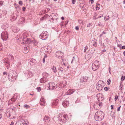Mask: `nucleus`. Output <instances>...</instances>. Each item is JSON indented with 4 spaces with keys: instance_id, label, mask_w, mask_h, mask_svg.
Segmentation results:
<instances>
[{
    "instance_id": "nucleus-30",
    "label": "nucleus",
    "mask_w": 125,
    "mask_h": 125,
    "mask_svg": "<svg viewBox=\"0 0 125 125\" xmlns=\"http://www.w3.org/2000/svg\"><path fill=\"white\" fill-rule=\"evenodd\" d=\"M102 102H99L97 104H98L99 106H101L102 105Z\"/></svg>"
},
{
    "instance_id": "nucleus-19",
    "label": "nucleus",
    "mask_w": 125,
    "mask_h": 125,
    "mask_svg": "<svg viewBox=\"0 0 125 125\" xmlns=\"http://www.w3.org/2000/svg\"><path fill=\"white\" fill-rule=\"evenodd\" d=\"M52 70L54 73H56L57 72V70L55 66H53L52 68Z\"/></svg>"
},
{
    "instance_id": "nucleus-38",
    "label": "nucleus",
    "mask_w": 125,
    "mask_h": 125,
    "mask_svg": "<svg viewBox=\"0 0 125 125\" xmlns=\"http://www.w3.org/2000/svg\"><path fill=\"white\" fill-rule=\"evenodd\" d=\"M91 23H89V24L87 25V27H90L91 26Z\"/></svg>"
},
{
    "instance_id": "nucleus-25",
    "label": "nucleus",
    "mask_w": 125,
    "mask_h": 125,
    "mask_svg": "<svg viewBox=\"0 0 125 125\" xmlns=\"http://www.w3.org/2000/svg\"><path fill=\"white\" fill-rule=\"evenodd\" d=\"M111 82V81L110 79H108L107 81V83L108 85H110V83Z\"/></svg>"
},
{
    "instance_id": "nucleus-6",
    "label": "nucleus",
    "mask_w": 125,
    "mask_h": 125,
    "mask_svg": "<svg viewBox=\"0 0 125 125\" xmlns=\"http://www.w3.org/2000/svg\"><path fill=\"white\" fill-rule=\"evenodd\" d=\"M47 85V86L50 89H55L56 87L55 83L52 82L50 83Z\"/></svg>"
},
{
    "instance_id": "nucleus-11",
    "label": "nucleus",
    "mask_w": 125,
    "mask_h": 125,
    "mask_svg": "<svg viewBox=\"0 0 125 125\" xmlns=\"http://www.w3.org/2000/svg\"><path fill=\"white\" fill-rule=\"evenodd\" d=\"M75 91V90L74 89H69L66 93V94L67 95L71 94H72Z\"/></svg>"
},
{
    "instance_id": "nucleus-9",
    "label": "nucleus",
    "mask_w": 125,
    "mask_h": 125,
    "mask_svg": "<svg viewBox=\"0 0 125 125\" xmlns=\"http://www.w3.org/2000/svg\"><path fill=\"white\" fill-rule=\"evenodd\" d=\"M40 103V105L42 106H44L46 104V101L44 98L43 97H42L41 99Z\"/></svg>"
},
{
    "instance_id": "nucleus-37",
    "label": "nucleus",
    "mask_w": 125,
    "mask_h": 125,
    "mask_svg": "<svg viewBox=\"0 0 125 125\" xmlns=\"http://www.w3.org/2000/svg\"><path fill=\"white\" fill-rule=\"evenodd\" d=\"M10 100L12 101H13V102H14L15 101V99L14 98H12Z\"/></svg>"
},
{
    "instance_id": "nucleus-29",
    "label": "nucleus",
    "mask_w": 125,
    "mask_h": 125,
    "mask_svg": "<svg viewBox=\"0 0 125 125\" xmlns=\"http://www.w3.org/2000/svg\"><path fill=\"white\" fill-rule=\"evenodd\" d=\"M125 76H123L121 78V81H123L124 80H125Z\"/></svg>"
},
{
    "instance_id": "nucleus-31",
    "label": "nucleus",
    "mask_w": 125,
    "mask_h": 125,
    "mask_svg": "<svg viewBox=\"0 0 125 125\" xmlns=\"http://www.w3.org/2000/svg\"><path fill=\"white\" fill-rule=\"evenodd\" d=\"M37 90L38 92H40L41 91V87H37Z\"/></svg>"
},
{
    "instance_id": "nucleus-21",
    "label": "nucleus",
    "mask_w": 125,
    "mask_h": 125,
    "mask_svg": "<svg viewBox=\"0 0 125 125\" xmlns=\"http://www.w3.org/2000/svg\"><path fill=\"white\" fill-rule=\"evenodd\" d=\"M66 83H67V82L66 81H64L62 83V84H63V86H62V88L64 86H66V84H67Z\"/></svg>"
},
{
    "instance_id": "nucleus-58",
    "label": "nucleus",
    "mask_w": 125,
    "mask_h": 125,
    "mask_svg": "<svg viewBox=\"0 0 125 125\" xmlns=\"http://www.w3.org/2000/svg\"><path fill=\"white\" fill-rule=\"evenodd\" d=\"M125 100V99H124V100H123V101H124Z\"/></svg>"
},
{
    "instance_id": "nucleus-36",
    "label": "nucleus",
    "mask_w": 125,
    "mask_h": 125,
    "mask_svg": "<svg viewBox=\"0 0 125 125\" xmlns=\"http://www.w3.org/2000/svg\"><path fill=\"white\" fill-rule=\"evenodd\" d=\"M45 19L44 17H42L41 18V21H43Z\"/></svg>"
},
{
    "instance_id": "nucleus-48",
    "label": "nucleus",
    "mask_w": 125,
    "mask_h": 125,
    "mask_svg": "<svg viewBox=\"0 0 125 125\" xmlns=\"http://www.w3.org/2000/svg\"><path fill=\"white\" fill-rule=\"evenodd\" d=\"M103 14H101V16H100L99 17H98V18H100L101 17H103Z\"/></svg>"
},
{
    "instance_id": "nucleus-15",
    "label": "nucleus",
    "mask_w": 125,
    "mask_h": 125,
    "mask_svg": "<svg viewBox=\"0 0 125 125\" xmlns=\"http://www.w3.org/2000/svg\"><path fill=\"white\" fill-rule=\"evenodd\" d=\"M96 88L97 90H102V87L101 84H98L96 86Z\"/></svg>"
},
{
    "instance_id": "nucleus-28",
    "label": "nucleus",
    "mask_w": 125,
    "mask_h": 125,
    "mask_svg": "<svg viewBox=\"0 0 125 125\" xmlns=\"http://www.w3.org/2000/svg\"><path fill=\"white\" fill-rule=\"evenodd\" d=\"M88 49V47L87 46H85L84 48V52H85L86 51V50H87Z\"/></svg>"
},
{
    "instance_id": "nucleus-40",
    "label": "nucleus",
    "mask_w": 125,
    "mask_h": 125,
    "mask_svg": "<svg viewBox=\"0 0 125 125\" xmlns=\"http://www.w3.org/2000/svg\"><path fill=\"white\" fill-rule=\"evenodd\" d=\"M75 29L76 30H79V28L78 26H76L75 27Z\"/></svg>"
},
{
    "instance_id": "nucleus-54",
    "label": "nucleus",
    "mask_w": 125,
    "mask_h": 125,
    "mask_svg": "<svg viewBox=\"0 0 125 125\" xmlns=\"http://www.w3.org/2000/svg\"><path fill=\"white\" fill-rule=\"evenodd\" d=\"M47 57V55H45V56H44V58H46Z\"/></svg>"
},
{
    "instance_id": "nucleus-5",
    "label": "nucleus",
    "mask_w": 125,
    "mask_h": 125,
    "mask_svg": "<svg viewBox=\"0 0 125 125\" xmlns=\"http://www.w3.org/2000/svg\"><path fill=\"white\" fill-rule=\"evenodd\" d=\"M1 38L3 40H6L8 37V34L6 31H3L1 34Z\"/></svg>"
},
{
    "instance_id": "nucleus-43",
    "label": "nucleus",
    "mask_w": 125,
    "mask_h": 125,
    "mask_svg": "<svg viewBox=\"0 0 125 125\" xmlns=\"http://www.w3.org/2000/svg\"><path fill=\"white\" fill-rule=\"evenodd\" d=\"M2 4V3L1 1H0V6H1Z\"/></svg>"
},
{
    "instance_id": "nucleus-12",
    "label": "nucleus",
    "mask_w": 125,
    "mask_h": 125,
    "mask_svg": "<svg viewBox=\"0 0 125 125\" xmlns=\"http://www.w3.org/2000/svg\"><path fill=\"white\" fill-rule=\"evenodd\" d=\"M43 120L45 122H49L50 121V120L49 117L48 116H45L43 118Z\"/></svg>"
},
{
    "instance_id": "nucleus-59",
    "label": "nucleus",
    "mask_w": 125,
    "mask_h": 125,
    "mask_svg": "<svg viewBox=\"0 0 125 125\" xmlns=\"http://www.w3.org/2000/svg\"><path fill=\"white\" fill-rule=\"evenodd\" d=\"M54 1H57V0H53Z\"/></svg>"
},
{
    "instance_id": "nucleus-50",
    "label": "nucleus",
    "mask_w": 125,
    "mask_h": 125,
    "mask_svg": "<svg viewBox=\"0 0 125 125\" xmlns=\"http://www.w3.org/2000/svg\"><path fill=\"white\" fill-rule=\"evenodd\" d=\"M6 73L5 72H4L3 73V74L4 75H5L6 74Z\"/></svg>"
},
{
    "instance_id": "nucleus-26",
    "label": "nucleus",
    "mask_w": 125,
    "mask_h": 125,
    "mask_svg": "<svg viewBox=\"0 0 125 125\" xmlns=\"http://www.w3.org/2000/svg\"><path fill=\"white\" fill-rule=\"evenodd\" d=\"M109 19V16H108L107 17H105L104 18V19L105 21H107Z\"/></svg>"
},
{
    "instance_id": "nucleus-53",
    "label": "nucleus",
    "mask_w": 125,
    "mask_h": 125,
    "mask_svg": "<svg viewBox=\"0 0 125 125\" xmlns=\"http://www.w3.org/2000/svg\"><path fill=\"white\" fill-rule=\"evenodd\" d=\"M103 51V52H105L106 51V50H104Z\"/></svg>"
},
{
    "instance_id": "nucleus-42",
    "label": "nucleus",
    "mask_w": 125,
    "mask_h": 125,
    "mask_svg": "<svg viewBox=\"0 0 125 125\" xmlns=\"http://www.w3.org/2000/svg\"><path fill=\"white\" fill-rule=\"evenodd\" d=\"M45 61V58H44L43 59V63H44Z\"/></svg>"
},
{
    "instance_id": "nucleus-32",
    "label": "nucleus",
    "mask_w": 125,
    "mask_h": 125,
    "mask_svg": "<svg viewBox=\"0 0 125 125\" xmlns=\"http://www.w3.org/2000/svg\"><path fill=\"white\" fill-rule=\"evenodd\" d=\"M22 4H23L22 2V1H19V4L21 6L22 5Z\"/></svg>"
},
{
    "instance_id": "nucleus-52",
    "label": "nucleus",
    "mask_w": 125,
    "mask_h": 125,
    "mask_svg": "<svg viewBox=\"0 0 125 125\" xmlns=\"http://www.w3.org/2000/svg\"><path fill=\"white\" fill-rule=\"evenodd\" d=\"M123 54H124V55L125 56V51H124L123 52Z\"/></svg>"
},
{
    "instance_id": "nucleus-64",
    "label": "nucleus",
    "mask_w": 125,
    "mask_h": 125,
    "mask_svg": "<svg viewBox=\"0 0 125 125\" xmlns=\"http://www.w3.org/2000/svg\"><path fill=\"white\" fill-rule=\"evenodd\" d=\"M124 7L125 8V6Z\"/></svg>"
},
{
    "instance_id": "nucleus-34",
    "label": "nucleus",
    "mask_w": 125,
    "mask_h": 125,
    "mask_svg": "<svg viewBox=\"0 0 125 125\" xmlns=\"http://www.w3.org/2000/svg\"><path fill=\"white\" fill-rule=\"evenodd\" d=\"M76 0H72V3L73 4H74L76 2Z\"/></svg>"
},
{
    "instance_id": "nucleus-47",
    "label": "nucleus",
    "mask_w": 125,
    "mask_h": 125,
    "mask_svg": "<svg viewBox=\"0 0 125 125\" xmlns=\"http://www.w3.org/2000/svg\"><path fill=\"white\" fill-rule=\"evenodd\" d=\"M10 125H14V123L13 122H12Z\"/></svg>"
},
{
    "instance_id": "nucleus-2",
    "label": "nucleus",
    "mask_w": 125,
    "mask_h": 125,
    "mask_svg": "<svg viewBox=\"0 0 125 125\" xmlns=\"http://www.w3.org/2000/svg\"><path fill=\"white\" fill-rule=\"evenodd\" d=\"M66 115H63L61 114L59 115L58 117L59 121L60 122V124H62L63 123L66 122L67 119L66 118Z\"/></svg>"
},
{
    "instance_id": "nucleus-27",
    "label": "nucleus",
    "mask_w": 125,
    "mask_h": 125,
    "mask_svg": "<svg viewBox=\"0 0 125 125\" xmlns=\"http://www.w3.org/2000/svg\"><path fill=\"white\" fill-rule=\"evenodd\" d=\"M3 48L1 44L0 43V51H2L3 50Z\"/></svg>"
},
{
    "instance_id": "nucleus-4",
    "label": "nucleus",
    "mask_w": 125,
    "mask_h": 125,
    "mask_svg": "<svg viewBox=\"0 0 125 125\" xmlns=\"http://www.w3.org/2000/svg\"><path fill=\"white\" fill-rule=\"evenodd\" d=\"M28 122L27 120H22L17 122L16 125H28Z\"/></svg>"
},
{
    "instance_id": "nucleus-13",
    "label": "nucleus",
    "mask_w": 125,
    "mask_h": 125,
    "mask_svg": "<svg viewBox=\"0 0 125 125\" xmlns=\"http://www.w3.org/2000/svg\"><path fill=\"white\" fill-rule=\"evenodd\" d=\"M58 103V100H56L54 101L52 103V106L57 105Z\"/></svg>"
},
{
    "instance_id": "nucleus-24",
    "label": "nucleus",
    "mask_w": 125,
    "mask_h": 125,
    "mask_svg": "<svg viewBox=\"0 0 125 125\" xmlns=\"http://www.w3.org/2000/svg\"><path fill=\"white\" fill-rule=\"evenodd\" d=\"M9 58H10L11 60H13L14 59V58L13 56L12 55H9Z\"/></svg>"
},
{
    "instance_id": "nucleus-7",
    "label": "nucleus",
    "mask_w": 125,
    "mask_h": 125,
    "mask_svg": "<svg viewBox=\"0 0 125 125\" xmlns=\"http://www.w3.org/2000/svg\"><path fill=\"white\" fill-rule=\"evenodd\" d=\"M48 37L46 32L42 33L40 35V38L42 40H45Z\"/></svg>"
},
{
    "instance_id": "nucleus-22",
    "label": "nucleus",
    "mask_w": 125,
    "mask_h": 125,
    "mask_svg": "<svg viewBox=\"0 0 125 125\" xmlns=\"http://www.w3.org/2000/svg\"><path fill=\"white\" fill-rule=\"evenodd\" d=\"M24 107L26 109H28L30 108V106L28 105L25 104L24 105Z\"/></svg>"
},
{
    "instance_id": "nucleus-16",
    "label": "nucleus",
    "mask_w": 125,
    "mask_h": 125,
    "mask_svg": "<svg viewBox=\"0 0 125 125\" xmlns=\"http://www.w3.org/2000/svg\"><path fill=\"white\" fill-rule=\"evenodd\" d=\"M47 80H46L45 78H41L40 80V82L41 83H44L46 82Z\"/></svg>"
},
{
    "instance_id": "nucleus-23",
    "label": "nucleus",
    "mask_w": 125,
    "mask_h": 125,
    "mask_svg": "<svg viewBox=\"0 0 125 125\" xmlns=\"http://www.w3.org/2000/svg\"><path fill=\"white\" fill-rule=\"evenodd\" d=\"M12 30L14 32H17V30L16 27H15L13 28Z\"/></svg>"
},
{
    "instance_id": "nucleus-60",
    "label": "nucleus",
    "mask_w": 125,
    "mask_h": 125,
    "mask_svg": "<svg viewBox=\"0 0 125 125\" xmlns=\"http://www.w3.org/2000/svg\"><path fill=\"white\" fill-rule=\"evenodd\" d=\"M121 106H120L119 107V108H120L121 107Z\"/></svg>"
},
{
    "instance_id": "nucleus-55",
    "label": "nucleus",
    "mask_w": 125,
    "mask_h": 125,
    "mask_svg": "<svg viewBox=\"0 0 125 125\" xmlns=\"http://www.w3.org/2000/svg\"><path fill=\"white\" fill-rule=\"evenodd\" d=\"M123 3L124 4H125V0L123 1Z\"/></svg>"
},
{
    "instance_id": "nucleus-63",
    "label": "nucleus",
    "mask_w": 125,
    "mask_h": 125,
    "mask_svg": "<svg viewBox=\"0 0 125 125\" xmlns=\"http://www.w3.org/2000/svg\"><path fill=\"white\" fill-rule=\"evenodd\" d=\"M121 97H122H122H123V96H121Z\"/></svg>"
},
{
    "instance_id": "nucleus-45",
    "label": "nucleus",
    "mask_w": 125,
    "mask_h": 125,
    "mask_svg": "<svg viewBox=\"0 0 125 125\" xmlns=\"http://www.w3.org/2000/svg\"><path fill=\"white\" fill-rule=\"evenodd\" d=\"M113 106H114V105H111V108L112 109H113Z\"/></svg>"
},
{
    "instance_id": "nucleus-10",
    "label": "nucleus",
    "mask_w": 125,
    "mask_h": 125,
    "mask_svg": "<svg viewBox=\"0 0 125 125\" xmlns=\"http://www.w3.org/2000/svg\"><path fill=\"white\" fill-rule=\"evenodd\" d=\"M62 104L64 107H66L68 106L69 102L68 101L65 100L63 101Z\"/></svg>"
},
{
    "instance_id": "nucleus-20",
    "label": "nucleus",
    "mask_w": 125,
    "mask_h": 125,
    "mask_svg": "<svg viewBox=\"0 0 125 125\" xmlns=\"http://www.w3.org/2000/svg\"><path fill=\"white\" fill-rule=\"evenodd\" d=\"M100 4H99L97 3L96 5V9L97 10H98L100 9L99 8Z\"/></svg>"
},
{
    "instance_id": "nucleus-35",
    "label": "nucleus",
    "mask_w": 125,
    "mask_h": 125,
    "mask_svg": "<svg viewBox=\"0 0 125 125\" xmlns=\"http://www.w3.org/2000/svg\"><path fill=\"white\" fill-rule=\"evenodd\" d=\"M118 96L117 95H116L115 97V101H116L118 98Z\"/></svg>"
},
{
    "instance_id": "nucleus-62",
    "label": "nucleus",
    "mask_w": 125,
    "mask_h": 125,
    "mask_svg": "<svg viewBox=\"0 0 125 125\" xmlns=\"http://www.w3.org/2000/svg\"><path fill=\"white\" fill-rule=\"evenodd\" d=\"M19 106H20V105H19Z\"/></svg>"
},
{
    "instance_id": "nucleus-44",
    "label": "nucleus",
    "mask_w": 125,
    "mask_h": 125,
    "mask_svg": "<svg viewBox=\"0 0 125 125\" xmlns=\"http://www.w3.org/2000/svg\"><path fill=\"white\" fill-rule=\"evenodd\" d=\"M90 0L91 1V3H93L94 2V0Z\"/></svg>"
},
{
    "instance_id": "nucleus-3",
    "label": "nucleus",
    "mask_w": 125,
    "mask_h": 125,
    "mask_svg": "<svg viewBox=\"0 0 125 125\" xmlns=\"http://www.w3.org/2000/svg\"><path fill=\"white\" fill-rule=\"evenodd\" d=\"M99 62L97 61H95L92 64V68L94 71L97 70L99 67Z\"/></svg>"
},
{
    "instance_id": "nucleus-41",
    "label": "nucleus",
    "mask_w": 125,
    "mask_h": 125,
    "mask_svg": "<svg viewBox=\"0 0 125 125\" xmlns=\"http://www.w3.org/2000/svg\"><path fill=\"white\" fill-rule=\"evenodd\" d=\"M122 48L123 49H125V46H122Z\"/></svg>"
},
{
    "instance_id": "nucleus-33",
    "label": "nucleus",
    "mask_w": 125,
    "mask_h": 125,
    "mask_svg": "<svg viewBox=\"0 0 125 125\" xmlns=\"http://www.w3.org/2000/svg\"><path fill=\"white\" fill-rule=\"evenodd\" d=\"M109 88L106 87H105L104 88V89L106 91L108 90Z\"/></svg>"
},
{
    "instance_id": "nucleus-8",
    "label": "nucleus",
    "mask_w": 125,
    "mask_h": 125,
    "mask_svg": "<svg viewBox=\"0 0 125 125\" xmlns=\"http://www.w3.org/2000/svg\"><path fill=\"white\" fill-rule=\"evenodd\" d=\"M97 96L98 100L99 101H101L104 99L102 93L98 94Z\"/></svg>"
},
{
    "instance_id": "nucleus-39",
    "label": "nucleus",
    "mask_w": 125,
    "mask_h": 125,
    "mask_svg": "<svg viewBox=\"0 0 125 125\" xmlns=\"http://www.w3.org/2000/svg\"><path fill=\"white\" fill-rule=\"evenodd\" d=\"M26 8L24 7H23L22 8V10L23 11H25V10Z\"/></svg>"
},
{
    "instance_id": "nucleus-56",
    "label": "nucleus",
    "mask_w": 125,
    "mask_h": 125,
    "mask_svg": "<svg viewBox=\"0 0 125 125\" xmlns=\"http://www.w3.org/2000/svg\"><path fill=\"white\" fill-rule=\"evenodd\" d=\"M1 17V14H0V18Z\"/></svg>"
},
{
    "instance_id": "nucleus-1",
    "label": "nucleus",
    "mask_w": 125,
    "mask_h": 125,
    "mask_svg": "<svg viewBox=\"0 0 125 125\" xmlns=\"http://www.w3.org/2000/svg\"><path fill=\"white\" fill-rule=\"evenodd\" d=\"M104 113L103 112L98 111L95 113L94 118L96 120L101 121L104 118Z\"/></svg>"
},
{
    "instance_id": "nucleus-57",
    "label": "nucleus",
    "mask_w": 125,
    "mask_h": 125,
    "mask_svg": "<svg viewBox=\"0 0 125 125\" xmlns=\"http://www.w3.org/2000/svg\"><path fill=\"white\" fill-rule=\"evenodd\" d=\"M24 35H25V34H23L22 35V36H24Z\"/></svg>"
},
{
    "instance_id": "nucleus-61",
    "label": "nucleus",
    "mask_w": 125,
    "mask_h": 125,
    "mask_svg": "<svg viewBox=\"0 0 125 125\" xmlns=\"http://www.w3.org/2000/svg\"><path fill=\"white\" fill-rule=\"evenodd\" d=\"M118 46H119V47H120V46H119V45Z\"/></svg>"
},
{
    "instance_id": "nucleus-17",
    "label": "nucleus",
    "mask_w": 125,
    "mask_h": 125,
    "mask_svg": "<svg viewBox=\"0 0 125 125\" xmlns=\"http://www.w3.org/2000/svg\"><path fill=\"white\" fill-rule=\"evenodd\" d=\"M33 42L35 46H38V42L37 41L34 40L33 41Z\"/></svg>"
},
{
    "instance_id": "nucleus-18",
    "label": "nucleus",
    "mask_w": 125,
    "mask_h": 125,
    "mask_svg": "<svg viewBox=\"0 0 125 125\" xmlns=\"http://www.w3.org/2000/svg\"><path fill=\"white\" fill-rule=\"evenodd\" d=\"M5 63L6 67H7V69H8L10 65L9 63L6 62H5Z\"/></svg>"
},
{
    "instance_id": "nucleus-49",
    "label": "nucleus",
    "mask_w": 125,
    "mask_h": 125,
    "mask_svg": "<svg viewBox=\"0 0 125 125\" xmlns=\"http://www.w3.org/2000/svg\"><path fill=\"white\" fill-rule=\"evenodd\" d=\"M2 117V115L1 114L0 115V119H1V118Z\"/></svg>"
},
{
    "instance_id": "nucleus-51",
    "label": "nucleus",
    "mask_w": 125,
    "mask_h": 125,
    "mask_svg": "<svg viewBox=\"0 0 125 125\" xmlns=\"http://www.w3.org/2000/svg\"><path fill=\"white\" fill-rule=\"evenodd\" d=\"M61 19L62 20H64V18L63 17H62L61 18Z\"/></svg>"
},
{
    "instance_id": "nucleus-14",
    "label": "nucleus",
    "mask_w": 125,
    "mask_h": 125,
    "mask_svg": "<svg viewBox=\"0 0 125 125\" xmlns=\"http://www.w3.org/2000/svg\"><path fill=\"white\" fill-rule=\"evenodd\" d=\"M29 51V49L28 47H24L23 52L24 53H27Z\"/></svg>"
},
{
    "instance_id": "nucleus-46",
    "label": "nucleus",
    "mask_w": 125,
    "mask_h": 125,
    "mask_svg": "<svg viewBox=\"0 0 125 125\" xmlns=\"http://www.w3.org/2000/svg\"><path fill=\"white\" fill-rule=\"evenodd\" d=\"M120 108L119 107H118L117 108V111H120Z\"/></svg>"
}]
</instances>
